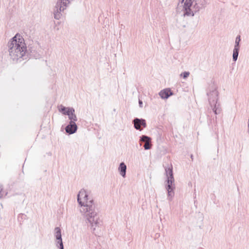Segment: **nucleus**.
<instances>
[{"instance_id":"8","label":"nucleus","mask_w":249,"mask_h":249,"mask_svg":"<svg viewBox=\"0 0 249 249\" xmlns=\"http://www.w3.org/2000/svg\"><path fill=\"white\" fill-rule=\"evenodd\" d=\"M64 115L68 116L70 121L75 122L77 121V118L75 114V110L73 107H69L66 112H64Z\"/></svg>"},{"instance_id":"1","label":"nucleus","mask_w":249,"mask_h":249,"mask_svg":"<svg viewBox=\"0 0 249 249\" xmlns=\"http://www.w3.org/2000/svg\"><path fill=\"white\" fill-rule=\"evenodd\" d=\"M77 201L81 206L80 212L87 223H89L93 233L96 234L97 227L102 225L98 214L97 204L94 200L89 196L87 191L82 189L77 195Z\"/></svg>"},{"instance_id":"7","label":"nucleus","mask_w":249,"mask_h":249,"mask_svg":"<svg viewBox=\"0 0 249 249\" xmlns=\"http://www.w3.org/2000/svg\"><path fill=\"white\" fill-rule=\"evenodd\" d=\"M133 123L135 128L137 130L141 131L142 129V128L141 127L142 126L144 128L146 126V121L143 119L136 118L133 120Z\"/></svg>"},{"instance_id":"12","label":"nucleus","mask_w":249,"mask_h":249,"mask_svg":"<svg viewBox=\"0 0 249 249\" xmlns=\"http://www.w3.org/2000/svg\"><path fill=\"white\" fill-rule=\"evenodd\" d=\"M239 49V44L235 43L232 54V60L233 61H236L238 58Z\"/></svg>"},{"instance_id":"11","label":"nucleus","mask_w":249,"mask_h":249,"mask_svg":"<svg viewBox=\"0 0 249 249\" xmlns=\"http://www.w3.org/2000/svg\"><path fill=\"white\" fill-rule=\"evenodd\" d=\"M173 93L170 89H163L159 92V95L162 99H167Z\"/></svg>"},{"instance_id":"4","label":"nucleus","mask_w":249,"mask_h":249,"mask_svg":"<svg viewBox=\"0 0 249 249\" xmlns=\"http://www.w3.org/2000/svg\"><path fill=\"white\" fill-rule=\"evenodd\" d=\"M207 94L209 104L214 114L216 115L220 114L221 108L220 104L217 103L218 94L216 88L214 85L209 87V91L207 92Z\"/></svg>"},{"instance_id":"18","label":"nucleus","mask_w":249,"mask_h":249,"mask_svg":"<svg viewBox=\"0 0 249 249\" xmlns=\"http://www.w3.org/2000/svg\"><path fill=\"white\" fill-rule=\"evenodd\" d=\"M190 74V72L189 71H184L181 73L180 76H182L183 78L185 79L187 78Z\"/></svg>"},{"instance_id":"3","label":"nucleus","mask_w":249,"mask_h":249,"mask_svg":"<svg viewBox=\"0 0 249 249\" xmlns=\"http://www.w3.org/2000/svg\"><path fill=\"white\" fill-rule=\"evenodd\" d=\"M181 4L183 6L184 16H194V12L191 7L193 4L195 12H196L204 8L208 4V0H179L178 5Z\"/></svg>"},{"instance_id":"9","label":"nucleus","mask_w":249,"mask_h":249,"mask_svg":"<svg viewBox=\"0 0 249 249\" xmlns=\"http://www.w3.org/2000/svg\"><path fill=\"white\" fill-rule=\"evenodd\" d=\"M77 129V126L75 122L70 121L69 124L65 127L66 132L69 134H72L74 133Z\"/></svg>"},{"instance_id":"17","label":"nucleus","mask_w":249,"mask_h":249,"mask_svg":"<svg viewBox=\"0 0 249 249\" xmlns=\"http://www.w3.org/2000/svg\"><path fill=\"white\" fill-rule=\"evenodd\" d=\"M69 107H64L62 105H61L60 106V108H59V111L62 112V113L64 114V112H66L68 110V108Z\"/></svg>"},{"instance_id":"22","label":"nucleus","mask_w":249,"mask_h":249,"mask_svg":"<svg viewBox=\"0 0 249 249\" xmlns=\"http://www.w3.org/2000/svg\"><path fill=\"white\" fill-rule=\"evenodd\" d=\"M248 133L249 134V121H248Z\"/></svg>"},{"instance_id":"15","label":"nucleus","mask_w":249,"mask_h":249,"mask_svg":"<svg viewBox=\"0 0 249 249\" xmlns=\"http://www.w3.org/2000/svg\"><path fill=\"white\" fill-rule=\"evenodd\" d=\"M28 48L29 51L30 52V53H31V55H32L36 58H39L40 57V54L38 53L37 52H36L35 49H34V46L32 47L30 46V45H29Z\"/></svg>"},{"instance_id":"2","label":"nucleus","mask_w":249,"mask_h":249,"mask_svg":"<svg viewBox=\"0 0 249 249\" xmlns=\"http://www.w3.org/2000/svg\"><path fill=\"white\" fill-rule=\"evenodd\" d=\"M10 58L13 61L20 60L27 51L24 38L17 34L8 43Z\"/></svg>"},{"instance_id":"20","label":"nucleus","mask_w":249,"mask_h":249,"mask_svg":"<svg viewBox=\"0 0 249 249\" xmlns=\"http://www.w3.org/2000/svg\"><path fill=\"white\" fill-rule=\"evenodd\" d=\"M2 189V187L0 186V198L3 196Z\"/></svg>"},{"instance_id":"16","label":"nucleus","mask_w":249,"mask_h":249,"mask_svg":"<svg viewBox=\"0 0 249 249\" xmlns=\"http://www.w3.org/2000/svg\"><path fill=\"white\" fill-rule=\"evenodd\" d=\"M55 243L56 247L58 249H64V246H63V241H62V239H60V240H55Z\"/></svg>"},{"instance_id":"19","label":"nucleus","mask_w":249,"mask_h":249,"mask_svg":"<svg viewBox=\"0 0 249 249\" xmlns=\"http://www.w3.org/2000/svg\"><path fill=\"white\" fill-rule=\"evenodd\" d=\"M241 41L240 36L238 35L235 38V43L239 44Z\"/></svg>"},{"instance_id":"6","label":"nucleus","mask_w":249,"mask_h":249,"mask_svg":"<svg viewBox=\"0 0 249 249\" xmlns=\"http://www.w3.org/2000/svg\"><path fill=\"white\" fill-rule=\"evenodd\" d=\"M72 0H57L53 10L54 18L59 19L62 17V12L66 9Z\"/></svg>"},{"instance_id":"10","label":"nucleus","mask_w":249,"mask_h":249,"mask_svg":"<svg viewBox=\"0 0 249 249\" xmlns=\"http://www.w3.org/2000/svg\"><path fill=\"white\" fill-rule=\"evenodd\" d=\"M151 138L146 135H142L140 137V141L144 142L143 147L145 150H148L151 148Z\"/></svg>"},{"instance_id":"21","label":"nucleus","mask_w":249,"mask_h":249,"mask_svg":"<svg viewBox=\"0 0 249 249\" xmlns=\"http://www.w3.org/2000/svg\"><path fill=\"white\" fill-rule=\"evenodd\" d=\"M139 106L141 107H142V100H141L140 99L139 100Z\"/></svg>"},{"instance_id":"14","label":"nucleus","mask_w":249,"mask_h":249,"mask_svg":"<svg viewBox=\"0 0 249 249\" xmlns=\"http://www.w3.org/2000/svg\"><path fill=\"white\" fill-rule=\"evenodd\" d=\"M54 236L55 240L62 239V235L61 229L59 227H56L54 229Z\"/></svg>"},{"instance_id":"13","label":"nucleus","mask_w":249,"mask_h":249,"mask_svg":"<svg viewBox=\"0 0 249 249\" xmlns=\"http://www.w3.org/2000/svg\"><path fill=\"white\" fill-rule=\"evenodd\" d=\"M126 166L124 162H122L120 164L118 171L123 178H125L126 176Z\"/></svg>"},{"instance_id":"5","label":"nucleus","mask_w":249,"mask_h":249,"mask_svg":"<svg viewBox=\"0 0 249 249\" xmlns=\"http://www.w3.org/2000/svg\"><path fill=\"white\" fill-rule=\"evenodd\" d=\"M165 174L166 176V189L168 192L167 199L169 201H171L174 196V190L175 188V179L173 177V173L172 167H165Z\"/></svg>"}]
</instances>
